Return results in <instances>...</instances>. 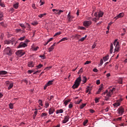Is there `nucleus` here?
I'll return each instance as SVG.
<instances>
[{"label": "nucleus", "mask_w": 127, "mask_h": 127, "mask_svg": "<svg viewBox=\"0 0 127 127\" xmlns=\"http://www.w3.org/2000/svg\"><path fill=\"white\" fill-rule=\"evenodd\" d=\"M19 4V3H16L15 4H14L13 5L14 8H15V9H17V8H18Z\"/></svg>", "instance_id": "412c9836"}, {"label": "nucleus", "mask_w": 127, "mask_h": 127, "mask_svg": "<svg viewBox=\"0 0 127 127\" xmlns=\"http://www.w3.org/2000/svg\"><path fill=\"white\" fill-rule=\"evenodd\" d=\"M104 101H110V97L108 96H105L104 98Z\"/></svg>", "instance_id": "79ce46f5"}, {"label": "nucleus", "mask_w": 127, "mask_h": 127, "mask_svg": "<svg viewBox=\"0 0 127 127\" xmlns=\"http://www.w3.org/2000/svg\"><path fill=\"white\" fill-rule=\"evenodd\" d=\"M67 17L68 18V21H69V22L72 21L73 18H74V16L70 15V12H69L68 14L67 15Z\"/></svg>", "instance_id": "9b49d317"}, {"label": "nucleus", "mask_w": 127, "mask_h": 127, "mask_svg": "<svg viewBox=\"0 0 127 127\" xmlns=\"http://www.w3.org/2000/svg\"><path fill=\"white\" fill-rule=\"evenodd\" d=\"M0 5L2 7H4L5 6V5H4V4L3 3H1L0 4Z\"/></svg>", "instance_id": "0e129e2a"}, {"label": "nucleus", "mask_w": 127, "mask_h": 127, "mask_svg": "<svg viewBox=\"0 0 127 127\" xmlns=\"http://www.w3.org/2000/svg\"><path fill=\"white\" fill-rule=\"evenodd\" d=\"M12 41H11V40H9V41H8V40H5V41H4V44H7V45H8V44H10L11 43H12Z\"/></svg>", "instance_id": "5701e85b"}, {"label": "nucleus", "mask_w": 127, "mask_h": 127, "mask_svg": "<svg viewBox=\"0 0 127 127\" xmlns=\"http://www.w3.org/2000/svg\"><path fill=\"white\" fill-rule=\"evenodd\" d=\"M3 14L1 12H0V21L3 20Z\"/></svg>", "instance_id": "4be33fe9"}, {"label": "nucleus", "mask_w": 127, "mask_h": 127, "mask_svg": "<svg viewBox=\"0 0 127 127\" xmlns=\"http://www.w3.org/2000/svg\"><path fill=\"white\" fill-rule=\"evenodd\" d=\"M87 38V35H85L84 37L81 38L80 40L79 41H81V42L84 41L85 40V39Z\"/></svg>", "instance_id": "c756f323"}, {"label": "nucleus", "mask_w": 127, "mask_h": 127, "mask_svg": "<svg viewBox=\"0 0 127 127\" xmlns=\"http://www.w3.org/2000/svg\"><path fill=\"white\" fill-rule=\"evenodd\" d=\"M47 116V114L45 113H43L41 114L42 117H46Z\"/></svg>", "instance_id": "603ef678"}, {"label": "nucleus", "mask_w": 127, "mask_h": 127, "mask_svg": "<svg viewBox=\"0 0 127 127\" xmlns=\"http://www.w3.org/2000/svg\"><path fill=\"white\" fill-rule=\"evenodd\" d=\"M93 72H95V73H98V71H99V70L97 68H94L93 69Z\"/></svg>", "instance_id": "6e6d98bb"}, {"label": "nucleus", "mask_w": 127, "mask_h": 127, "mask_svg": "<svg viewBox=\"0 0 127 127\" xmlns=\"http://www.w3.org/2000/svg\"><path fill=\"white\" fill-rule=\"evenodd\" d=\"M4 53L8 56H11L13 54V50H11L9 47H7L4 49Z\"/></svg>", "instance_id": "f03ea898"}, {"label": "nucleus", "mask_w": 127, "mask_h": 127, "mask_svg": "<svg viewBox=\"0 0 127 127\" xmlns=\"http://www.w3.org/2000/svg\"><path fill=\"white\" fill-rule=\"evenodd\" d=\"M91 90H92V87L90 86H87V87L86 88V93H89V92H91Z\"/></svg>", "instance_id": "aec40b11"}, {"label": "nucleus", "mask_w": 127, "mask_h": 127, "mask_svg": "<svg viewBox=\"0 0 127 127\" xmlns=\"http://www.w3.org/2000/svg\"><path fill=\"white\" fill-rule=\"evenodd\" d=\"M91 24H92V21H84L83 22V25L85 27H89Z\"/></svg>", "instance_id": "423d86ee"}, {"label": "nucleus", "mask_w": 127, "mask_h": 127, "mask_svg": "<svg viewBox=\"0 0 127 127\" xmlns=\"http://www.w3.org/2000/svg\"><path fill=\"white\" fill-rule=\"evenodd\" d=\"M86 104H82L79 107L80 109L82 110V109H83L86 106Z\"/></svg>", "instance_id": "473e14b6"}, {"label": "nucleus", "mask_w": 127, "mask_h": 127, "mask_svg": "<svg viewBox=\"0 0 127 127\" xmlns=\"http://www.w3.org/2000/svg\"><path fill=\"white\" fill-rule=\"evenodd\" d=\"M94 16H95V17H99V13L98 12H95L94 13Z\"/></svg>", "instance_id": "8fccbe9b"}, {"label": "nucleus", "mask_w": 127, "mask_h": 127, "mask_svg": "<svg viewBox=\"0 0 127 127\" xmlns=\"http://www.w3.org/2000/svg\"><path fill=\"white\" fill-rule=\"evenodd\" d=\"M83 80L84 83H86V82H87V77L85 76H83Z\"/></svg>", "instance_id": "ea45409f"}, {"label": "nucleus", "mask_w": 127, "mask_h": 127, "mask_svg": "<svg viewBox=\"0 0 127 127\" xmlns=\"http://www.w3.org/2000/svg\"><path fill=\"white\" fill-rule=\"evenodd\" d=\"M106 94H108V90H106L105 92H104L102 94V96H105V95H106Z\"/></svg>", "instance_id": "13d9d810"}, {"label": "nucleus", "mask_w": 127, "mask_h": 127, "mask_svg": "<svg viewBox=\"0 0 127 127\" xmlns=\"http://www.w3.org/2000/svg\"><path fill=\"white\" fill-rule=\"evenodd\" d=\"M6 74H7V71H5V70L0 71V75H6Z\"/></svg>", "instance_id": "f3484780"}, {"label": "nucleus", "mask_w": 127, "mask_h": 127, "mask_svg": "<svg viewBox=\"0 0 127 127\" xmlns=\"http://www.w3.org/2000/svg\"><path fill=\"white\" fill-rule=\"evenodd\" d=\"M100 100V98H96L95 99V101L96 104H97V103H99V100Z\"/></svg>", "instance_id": "c03bdc74"}, {"label": "nucleus", "mask_w": 127, "mask_h": 127, "mask_svg": "<svg viewBox=\"0 0 127 127\" xmlns=\"http://www.w3.org/2000/svg\"><path fill=\"white\" fill-rule=\"evenodd\" d=\"M81 76H79L75 81L74 84L72 85V89H77L80 86V83H81Z\"/></svg>", "instance_id": "f257e3e1"}, {"label": "nucleus", "mask_w": 127, "mask_h": 127, "mask_svg": "<svg viewBox=\"0 0 127 127\" xmlns=\"http://www.w3.org/2000/svg\"><path fill=\"white\" fill-rule=\"evenodd\" d=\"M19 25L20 26H21V27H22L23 29H25L26 28V27L24 25V24H19Z\"/></svg>", "instance_id": "c85d7f7f"}, {"label": "nucleus", "mask_w": 127, "mask_h": 127, "mask_svg": "<svg viewBox=\"0 0 127 127\" xmlns=\"http://www.w3.org/2000/svg\"><path fill=\"white\" fill-rule=\"evenodd\" d=\"M53 49H54V47H52V46H51V47L50 48H49V49H48L49 52H52V51L53 50Z\"/></svg>", "instance_id": "f704fd0d"}, {"label": "nucleus", "mask_w": 127, "mask_h": 127, "mask_svg": "<svg viewBox=\"0 0 127 127\" xmlns=\"http://www.w3.org/2000/svg\"><path fill=\"white\" fill-rule=\"evenodd\" d=\"M105 13H104V12L100 10L98 12V19H99L100 18V17H103V15H104Z\"/></svg>", "instance_id": "ddd939ff"}, {"label": "nucleus", "mask_w": 127, "mask_h": 127, "mask_svg": "<svg viewBox=\"0 0 127 127\" xmlns=\"http://www.w3.org/2000/svg\"><path fill=\"white\" fill-rule=\"evenodd\" d=\"M114 52V45L113 43H111L110 45V54H112Z\"/></svg>", "instance_id": "4468645a"}, {"label": "nucleus", "mask_w": 127, "mask_h": 127, "mask_svg": "<svg viewBox=\"0 0 127 127\" xmlns=\"http://www.w3.org/2000/svg\"><path fill=\"white\" fill-rule=\"evenodd\" d=\"M10 83H11L10 82H9V81H7L6 82V86H8V85H9Z\"/></svg>", "instance_id": "774afa93"}, {"label": "nucleus", "mask_w": 127, "mask_h": 127, "mask_svg": "<svg viewBox=\"0 0 127 127\" xmlns=\"http://www.w3.org/2000/svg\"><path fill=\"white\" fill-rule=\"evenodd\" d=\"M12 87H13V83H11L9 84V86L8 87V90H10V89H11Z\"/></svg>", "instance_id": "bb28decb"}, {"label": "nucleus", "mask_w": 127, "mask_h": 127, "mask_svg": "<svg viewBox=\"0 0 127 127\" xmlns=\"http://www.w3.org/2000/svg\"><path fill=\"white\" fill-rule=\"evenodd\" d=\"M104 61H108L109 60V55L106 56L103 58Z\"/></svg>", "instance_id": "cd10ccee"}, {"label": "nucleus", "mask_w": 127, "mask_h": 127, "mask_svg": "<svg viewBox=\"0 0 127 127\" xmlns=\"http://www.w3.org/2000/svg\"><path fill=\"white\" fill-rule=\"evenodd\" d=\"M25 48V47H27V45L26 43H23V42H21L19 46H18V48Z\"/></svg>", "instance_id": "6e6552de"}, {"label": "nucleus", "mask_w": 127, "mask_h": 127, "mask_svg": "<svg viewBox=\"0 0 127 127\" xmlns=\"http://www.w3.org/2000/svg\"><path fill=\"white\" fill-rule=\"evenodd\" d=\"M9 107L10 109H13V104H12V103H10L9 104Z\"/></svg>", "instance_id": "37998d69"}, {"label": "nucleus", "mask_w": 127, "mask_h": 127, "mask_svg": "<svg viewBox=\"0 0 127 127\" xmlns=\"http://www.w3.org/2000/svg\"><path fill=\"white\" fill-rule=\"evenodd\" d=\"M82 102V99H80V100L79 101H77L75 104H77V105H79V104H80V103H81Z\"/></svg>", "instance_id": "680f3d73"}, {"label": "nucleus", "mask_w": 127, "mask_h": 127, "mask_svg": "<svg viewBox=\"0 0 127 127\" xmlns=\"http://www.w3.org/2000/svg\"><path fill=\"white\" fill-rule=\"evenodd\" d=\"M34 64L33 62H29L28 64V67H33Z\"/></svg>", "instance_id": "dca6fc26"}, {"label": "nucleus", "mask_w": 127, "mask_h": 127, "mask_svg": "<svg viewBox=\"0 0 127 127\" xmlns=\"http://www.w3.org/2000/svg\"><path fill=\"white\" fill-rule=\"evenodd\" d=\"M124 15H125V14L124 13H120L116 17H115V18H116V19H118V18H121V17H124Z\"/></svg>", "instance_id": "f8f14e48"}, {"label": "nucleus", "mask_w": 127, "mask_h": 127, "mask_svg": "<svg viewBox=\"0 0 127 127\" xmlns=\"http://www.w3.org/2000/svg\"><path fill=\"white\" fill-rule=\"evenodd\" d=\"M31 24L32 25H37V24H38V22L37 21H34L31 23Z\"/></svg>", "instance_id": "4c0bfd02"}, {"label": "nucleus", "mask_w": 127, "mask_h": 127, "mask_svg": "<svg viewBox=\"0 0 127 127\" xmlns=\"http://www.w3.org/2000/svg\"><path fill=\"white\" fill-rule=\"evenodd\" d=\"M36 67H37V69H40V68H41V67H43V65L40 64L39 65H37Z\"/></svg>", "instance_id": "e433bc0d"}, {"label": "nucleus", "mask_w": 127, "mask_h": 127, "mask_svg": "<svg viewBox=\"0 0 127 127\" xmlns=\"http://www.w3.org/2000/svg\"><path fill=\"white\" fill-rule=\"evenodd\" d=\"M38 48H39V47H37L36 48H33V50L34 51H37V50H38Z\"/></svg>", "instance_id": "864d4df0"}, {"label": "nucleus", "mask_w": 127, "mask_h": 127, "mask_svg": "<svg viewBox=\"0 0 127 127\" xmlns=\"http://www.w3.org/2000/svg\"><path fill=\"white\" fill-rule=\"evenodd\" d=\"M33 72H34V70H28V74H31V73H32Z\"/></svg>", "instance_id": "e2e57ef3"}, {"label": "nucleus", "mask_w": 127, "mask_h": 127, "mask_svg": "<svg viewBox=\"0 0 127 127\" xmlns=\"http://www.w3.org/2000/svg\"><path fill=\"white\" fill-rule=\"evenodd\" d=\"M53 83V80H49V81L47 82V83L46 84H47V85H48V86H50V85H52Z\"/></svg>", "instance_id": "393cba45"}, {"label": "nucleus", "mask_w": 127, "mask_h": 127, "mask_svg": "<svg viewBox=\"0 0 127 127\" xmlns=\"http://www.w3.org/2000/svg\"><path fill=\"white\" fill-rule=\"evenodd\" d=\"M54 112H55V108L52 107L49 110V115H52Z\"/></svg>", "instance_id": "1a4fd4ad"}, {"label": "nucleus", "mask_w": 127, "mask_h": 127, "mask_svg": "<svg viewBox=\"0 0 127 127\" xmlns=\"http://www.w3.org/2000/svg\"><path fill=\"white\" fill-rule=\"evenodd\" d=\"M60 34H61V32H58L57 33H56L55 35H54V37H56V36H57L58 35H60Z\"/></svg>", "instance_id": "58836bf2"}, {"label": "nucleus", "mask_w": 127, "mask_h": 127, "mask_svg": "<svg viewBox=\"0 0 127 127\" xmlns=\"http://www.w3.org/2000/svg\"><path fill=\"white\" fill-rule=\"evenodd\" d=\"M93 21H94L95 22H97V18L95 17L92 18Z\"/></svg>", "instance_id": "338daca9"}, {"label": "nucleus", "mask_w": 127, "mask_h": 127, "mask_svg": "<svg viewBox=\"0 0 127 127\" xmlns=\"http://www.w3.org/2000/svg\"><path fill=\"white\" fill-rule=\"evenodd\" d=\"M36 116H37V111H35L34 112V114L33 116V118L34 120H35V117H36Z\"/></svg>", "instance_id": "72a5a7b5"}, {"label": "nucleus", "mask_w": 127, "mask_h": 127, "mask_svg": "<svg viewBox=\"0 0 127 127\" xmlns=\"http://www.w3.org/2000/svg\"><path fill=\"white\" fill-rule=\"evenodd\" d=\"M63 10H60L59 11H58V12H57V14H58L59 15H60V14H61L62 12H63Z\"/></svg>", "instance_id": "c9c22d12"}, {"label": "nucleus", "mask_w": 127, "mask_h": 127, "mask_svg": "<svg viewBox=\"0 0 127 127\" xmlns=\"http://www.w3.org/2000/svg\"><path fill=\"white\" fill-rule=\"evenodd\" d=\"M52 68V66H48L45 68V70H50Z\"/></svg>", "instance_id": "5fc2aeb1"}, {"label": "nucleus", "mask_w": 127, "mask_h": 127, "mask_svg": "<svg viewBox=\"0 0 127 127\" xmlns=\"http://www.w3.org/2000/svg\"><path fill=\"white\" fill-rule=\"evenodd\" d=\"M63 113H64V110L63 109H60L56 111V114H63Z\"/></svg>", "instance_id": "6ab92c4d"}, {"label": "nucleus", "mask_w": 127, "mask_h": 127, "mask_svg": "<svg viewBox=\"0 0 127 127\" xmlns=\"http://www.w3.org/2000/svg\"><path fill=\"white\" fill-rule=\"evenodd\" d=\"M44 15H46V13H45L44 14H40L39 15V17H40V18H42Z\"/></svg>", "instance_id": "2f4dec72"}, {"label": "nucleus", "mask_w": 127, "mask_h": 127, "mask_svg": "<svg viewBox=\"0 0 127 127\" xmlns=\"http://www.w3.org/2000/svg\"><path fill=\"white\" fill-rule=\"evenodd\" d=\"M79 29H81V30H85V29H86V28L84 27H79Z\"/></svg>", "instance_id": "052dcab7"}, {"label": "nucleus", "mask_w": 127, "mask_h": 127, "mask_svg": "<svg viewBox=\"0 0 127 127\" xmlns=\"http://www.w3.org/2000/svg\"><path fill=\"white\" fill-rule=\"evenodd\" d=\"M87 124H88V120H85L83 122V126H86V125H87Z\"/></svg>", "instance_id": "4d7b16f0"}, {"label": "nucleus", "mask_w": 127, "mask_h": 127, "mask_svg": "<svg viewBox=\"0 0 127 127\" xmlns=\"http://www.w3.org/2000/svg\"><path fill=\"white\" fill-rule=\"evenodd\" d=\"M113 106H114V107H120V106H121V104L120 103V102H118V101H117L116 103L113 104Z\"/></svg>", "instance_id": "2eb2a0df"}, {"label": "nucleus", "mask_w": 127, "mask_h": 127, "mask_svg": "<svg viewBox=\"0 0 127 127\" xmlns=\"http://www.w3.org/2000/svg\"><path fill=\"white\" fill-rule=\"evenodd\" d=\"M71 101V100L68 99V100H65L64 101V105H65V106H67L68 105V103Z\"/></svg>", "instance_id": "b1692460"}, {"label": "nucleus", "mask_w": 127, "mask_h": 127, "mask_svg": "<svg viewBox=\"0 0 127 127\" xmlns=\"http://www.w3.org/2000/svg\"><path fill=\"white\" fill-rule=\"evenodd\" d=\"M117 113L119 115V117L123 116V115H124V113H125V109L122 107H120L117 110Z\"/></svg>", "instance_id": "20e7f679"}, {"label": "nucleus", "mask_w": 127, "mask_h": 127, "mask_svg": "<svg viewBox=\"0 0 127 127\" xmlns=\"http://www.w3.org/2000/svg\"><path fill=\"white\" fill-rule=\"evenodd\" d=\"M0 25L2 26H3L4 27H5V24H4V22H2L0 23Z\"/></svg>", "instance_id": "49530a36"}, {"label": "nucleus", "mask_w": 127, "mask_h": 127, "mask_svg": "<svg viewBox=\"0 0 127 127\" xmlns=\"http://www.w3.org/2000/svg\"><path fill=\"white\" fill-rule=\"evenodd\" d=\"M101 82L100 81V80H97L96 81L97 85H100Z\"/></svg>", "instance_id": "69168bd1"}, {"label": "nucleus", "mask_w": 127, "mask_h": 127, "mask_svg": "<svg viewBox=\"0 0 127 127\" xmlns=\"http://www.w3.org/2000/svg\"><path fill=\"white\" fill-rule=\"evenodd\" d=\"M66 40H68V38L64 37L61 39L59 41V42H62V41H66Z\"/></svg>", "instance_id": "a878e982"}, {"label": "nucleus", "mask_w": 127, "mask_h": 127, "mask_svg": "<svg viewBox=\"0 0 127 127\" xmlns=\"http://www.w3.org/2000/svg\"><path fill=\"white\" fill-rule=\"evenodd\" d=\"M123 98H120L119 100H117L118 102L119 103V104H121L122 102H123Z\"/></svg>", "instance_id": "de8ad7c7"}, {"label": "nucleus", "mask_w": 127, "mask_h": 127, "mask_svg": "<svg viewBox=\"0 0 127 127\" xmlns=\"http://www.w3.org/2000/svg\"><path fill=\"white\" fill-rule=\"evenodd\" d=\"M114 46H115V51H116L118 52V51H119V50H120V43H119V42H118L117 40H116L114 43H113Z\"/></svg>", "instance_id": "7ed1b4c3"}, {"label": "nucleus", "mask_w": 127, "mask_h": 127, "mask_svg": "<svg viewBox=\"0 0 127 127\" xmlns=\"http://www.w3.org/2000/svg\"><path fill=\"white\" fill-rule=\"evenodd\" d=\"M38 103H39V105H40V106H41V107L43 106V104H42V101L41 100H39L38 101Z\"/></svg>", "instance_id": "a19ab883"}, {"label": "nucleus", "mask_w": 127, "mask_h": 127, "mask_svg": "<svg viewBox=\"0 0 127 127\" xmlns=\"http://www.w3.org/2000/svg\"><path fill=\"white\" fill-rule=\"evenodd\" d=\"M103 89H104V87H103V84H101V85H100V87L99 88L98 90H99V91H101L102 90H103Z\"/></svg>", "instance_id": "a18cd8bd"}, {"label": "nucleus", "mask_w": 127, "mask_h": 127, "mask_svg": "<svg viewBox=\"0 0 127 127\" xmlns=\"http://www.w3.org/2000/svg\"><path fill=\"white\" fill-rule=\"evenodd\" d=\"M25 53L22 51V50L21 51H18L16 53V55H17L18 57H21V56H23L24 55Z\"/></svg>", "instance_id": "0eeeda50"}, {"label": "nucleus", "mask_w": 127, "mask_h": 127, "mask_svg": "<svg viewBox=\"0 0 127 127\" xmlns=\"http://www.w3.org/2000/svg\"><path fill=\"white\" fill-rule=\"evenodd\" d=\"M74 38H76V39H79L80 37H81V35L79 34H75L74 35L72 36Z\"/></svg>", "instance_id": "a211bd4d"}, {"label": "nucleus", "mask_w": 127, "mask_h": 127, "mask_svg": "<svg viewBox=\"0 0 127 127\" xmlns=\"http://www.w3.org/2000/svg\"><path fill=\"white\" fill-rule=\"evenodd\" d=\"M123 31L124 32L121 34L122 36H124L126 34V29H123Z\"/></svg>", "instance_id": "3c124183"}, {"label": "nucleus", "mask_w": 127, "mask_h": 127, "mask_svg": "<svg viewBox=\"0 0 127 127\" xmlns=\"http://www.w3.org/2000/svg\"><path fill=\"white\" fill-rule=\"evenodd\" d=\"M91 63V61H87L84 63V65H87L88 64H90Z\"/></svg>", "instance_id": "09e8293b"}, {"label": "nucleus", "mask_w": 127, "mask_h": 127, "mask_svg": "<svg viewBox=\"0 0 127 127\" xmlns=\"http://www.w3.org/2000/svg\"><path fill=\"white\" fill-rule=\"evenodd\" d=\"M25 39V36H24L21 38H20L18 40H20V41H23Z\"/></svg>", "instance_id": "7c9ffc66"}, {"label": "nucleus", "mask_w": 127, "mask_h": 127, "mask_svg": "<svg viewBox=\"0 0 127 127\" xmlns=\"http://www.w3.org/2000/svg\"><path fill=\"white\" fill-rule=\"evenodd\" d=\"M69 116L67 115L64 117V120L63 121V124H66L67 122L69 121Z\"/></svg>", "instance_id": "9d476101"}, {"label": "nucleus", "mask_w": 127, "mask_h": 127, "mask_svg": "<svg viewBox=\"0 0 127 127\" xmlns=\"http://www.w3.org/2000/svg\"><path fill=\"white\" fill-rule=\"evenodd\" d=\"M45 106H46V109H47L49 107V103H45Z\"/></svg>", "instance_id": "bf43d9fd"}, {"label": "nucleus", "mask_w": 127, "mask_h": 127, "mask_svg": "<svg viewBox=\"0 0 127 127\" xmlns=\"http://www.w3.org/2000/svg\"><path fill=\"white\" fill-rule=\"evenodd\" d=\"M116 91V88H113L112 89H110L109 91V92H107V97H112V95H113L114 92Z\"/></svg>", "instance_id": "39448f33"}]
</instances>
